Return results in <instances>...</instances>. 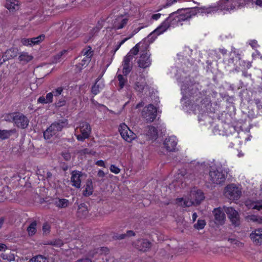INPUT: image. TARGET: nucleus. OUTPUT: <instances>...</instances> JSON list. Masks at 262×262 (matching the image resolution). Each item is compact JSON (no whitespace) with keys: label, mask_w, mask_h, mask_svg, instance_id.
I'll return each mask as SVG.
<instances>
[{"label":"nucleus","mask_w":262,"mask_h":262,"mask_svg":"<svg viewBox=\"0 0 262 262\" xmlns=\"http://www.w3.org/2000/svg\"><path fill=\"white\" fill-rule=\"evenodd\" d=\"M195 15L194 11L191 9H185L178 13H173L168 17L161 25L156 30L152 32L147 37L148 40H154L157 36L164 32L169 27V21L172 17H173L175 21L179 23L187 20Z\"/></svg>","instance_id":"nucleus-1"},{"label":"nucleus","mask_w":262,"mask_h":262,"mask_svg":"<svg viewBox=\"0 0 262 262\" xmlns=\"http://www.w3.org/2000/svg\"><path fill=\"white\" fill-rule=\"evenodd\" d=\"M204 199L203 192L196 188H193L190 191L188 198H178L176 203L183 207H190L193 205H198Z\"/></svg>","instance_id":"nucleus-2"},{"label":"nucleus","mask_w":262,"mask_h":262,"mask_svg":"<svg viewBox=\"0 0 262 262\" xmlns=\"http://www.w3.org/2000/svg\"><path fill=\"white\" fill-rule=\"evenodd\" d=\"M246 4V0H220L210 8L212 11L221 10L230 12Z\"/></svg>","instance_id":"nucleus-3"},{"label":"nucleus","mask_w":262,"mask_h":262,"mask_svg":"<svg viewBox=\"0 0 262 262\" xmlns=\"http://www.w3.org/2000/svg\"><path fill=\"white\" fill-rule=\"evenodd\" d=\"M68 124L67 120H64L57 122L52 123L44 132L43 136L46 139H50L52 138L56 137L62 129Z\"/></svg>","instance_id":"nucleus-4"},{"label":"nucleus","mask_w":262,"mask_h":262,"mask_svg":"<svg viewBox=\"0 0 262 262\" xmlns=\"http://www.w3.org/2000/svg\"><path fill=\"white\" fill-rule=\"evenodd\" d=\"M226 179V175L221 169L211 168L209 172V180L212 183L220 184L223 183Z\"/></svg>","instance_id":"nucleus-5"},{"label":"nucleus","mask_w":262,"mask_h":262,"mask_svg":"<svg viewBox=\"0 0 262 262\" xmlns=\"http://www.w3.org/2000/svg\"><path fill=\"white\" fill-rule=\"evenodd\" d=\"M224 194L229 200H235L239 198L241 191L235 184H232L226 187Z\"/></svg>","instance_id":"nucleus-6"},{"label":"nucleus","mask_w":262,"mask_h":262,"mask_svg":"<svg viewBox=\"0 0 262 262\" xmlns=\"http://www.w3.org/2000/svg\"><path fill=\"white\" fill-rule=\"evenodd\" d=\"M119 130L122 138L128 142H131L136 138V134L125 123L120 125Z\"/></svg>","instance_id":"nucleus-7"},{"label":"nucleus","mask_w":262,"mask_h":262,"mask_svg":"<svg viewBox=\"0 0 262 262\" xmlns=\"http://www.w3.org/2000/svg\"><path fill=\"white\" fill-rule=\"evenodd\" d=\"M157 111L156 107L150 104L144 108L142 116L147 122H151L157 117Z\"/></svg>","instance_id":"nucleus-8"},{"label":"nucleus","mask_w":262,"mask_h":262,"mask_svg":"<svg viewBox=\"0 0 262 262\" xmlns=\"http://www.w3.org/2000/svg\"><path fill=\"white\" fill-rule=\"evenodd\" d=\"M79 128L80 134L76 135V138L78 140L83 141L89 138L91 132V128L90 124L86 122H81Z\"/></svg>","instance_id":"nucleus-9"},{"label":"nucleus","mask_w":262,"mask_h":262,"mask_svg":"<svg viewBox=\"0 0 262 262\" xmlns=\"http://www.w3.org/2000/svg\"><path fill=\"white\" fill-rule=\"evenodd\" d=\"M14 124L18 127L25 128L28 125L29 120L23 114L14 113L11 115Z\"/></svg>","instance_id":"nucleus-10"},{"label":"nucleus","mask_w":262,"mask_h":262,"mask_svg":"<svg viewBox=\"0 0 262 262\" xmlns=\"http://www.w3.org/2000/svg\"><path fill=\"white\" fill-rule=\"evenodd\" d=\"M129 16L127 14L119 15L116 16L113 21V27L116 30L123 28L128 23Z\"/></svg>","instance_id":"nucleus-11"},{"label":"nucleus","mask_w":262,"mask_h":262,"mask_svg":"<svg viewBox=\"0 0 262 262\" xmlns=\"http://www.w3.org/2000/svg\"><path fill=\"white\" fill-rule=\"evenodd\" d=\"M224 211L228 216L232 224L235 226L240 224V219L238 212L232 207H224Z\"/></svg>","instance_id":"nucleus-12"},{"label":"nucleus","mask_w":262,"mask_h":262,"mask_svg":"<svg viewBox=\"0 0 262 262\" xmlns=\"http://www.w3.org/2000/svg\"><path fill=\"white\" fill-rule=\"evenodd\" d=\"M149 48V43L146 40H143L136 45L129 51L127 55H130L133 58V55H136L140 51L144 53L147 51Z\"/></svg>","instance_id":"nucleus-13"},{"label":"nucleus","mask_w":262,"mask_h":262,"mask_svg":"<svg viewBox=\"0 0 262 262\" xmlns=\"http://www.w3.org/2000/svg\"><path fill=\"white\" fill-rule=\"evenodd\" d=\"M224 211V209H223L221 207L214 208L212 211L214 221L216 225L219 226L224 224L226 219Z\"/></svg>","instance_id":"nucleus-14"},{"label":"nucleus","mask_w":262,"mask_h":262,"mask_svg":"<svg viewBox=\"0 0 262 262\" xmlns=\"http://www.w3.org/2000/svg\"><path fill=\"white\" fill-rule=\"evenodd\" d=\"M150 56V54L147 51L142 53L138 61L139 67L143 69L149 67L151 63Z\"/></svg>","instance_id":"nucleus-15"},{"label":"nucleus","mask_w":262,"mask_h":262,"mask_svg":"<svg viewBox=\"0 0 262 262\" xmlns=\"http://www.w3.org/2000/svg\"><path fill=\"white\" fill-rule=\"evenodd\" d=\"M133 58L130 55H126L122 63V73L125 75H128L132 69Z\"/></svg>","instance_id":"nucleus-16"},{"label":"nucleus","mask_w":262,"mask_h":262,"mask_svg":"<svg viewBox=\"0 0 262 262\" xmlns=\"http://www.w3.org/2000/svg\"><path fill=\"white\" fill-rule=\"evenodd\" d=\"M83 176L81 171L75 170L71 172V182L72 185L76 188L81 187V177Z\"/></svg>","instance_id":"nucleus-17"},{"label":"nucleus","mask_w":262,"mask_h":262,"mask_svg":"<svg viewBox=\"0 0 262 262\" xmlns=\"http://www.w3.org/2000/svg\"><path fill=\"white\" fill-rule=\"evenodd\" d=\"M250 238L254 244L260 245L262 244V229H257L253 231L250 234Z\"/></svg>","instance_id":"nucleus-18"},{"label":"nucleus","mask_w":262,"mask_h":262,"mask_svg":"<svg viewBox=\"0 0 262 262\" xmlns=\"http://www.w3.org/2000/svg\"><path fill=\"white\" fill-rule=\"evenodd\" d=\"M177 144V141L175 137H170L166 138L163 143L164 147L167 151H174Z\"/></svg>","instance_id":"nucleus-19"},{"label":"nucleus","mask_w":262,"mask_h":262,"mask_svg":"<svg viewBox=\"0 0 262 262\" xmlns=\"http://www.w3.org/2000/svg\"><path fill=\"white\" fill-rule=\"evenodd\" d=\"M135 247L141 251H146L151 246V243L146 239H141L135 243Z\"/></svg>","instance_id":"nucleus-20"},{"label":"nucleus","mask_w":262,"mask_h":262,"mask_svg":"<svg viewBox=\"0 0 262 262\" xmlns=\"http://www.w3.org/2000/svg\"><path fill=\"white\" fill-rule=\"evenodd\" d=\"M147 86V84L144 77L140 76L136 79L134 83V89L139 92H142L144 89Z\"/></svg>","instance_id":"nucleus-21"},{"label":"nucleus","mask_w":262,"mask_h":262,"mask_svg":"<svg viewBox=\"0 0 262 262\" xmlns=\"http://www.w3.org/2000/svg\"><path fill=\"white\" fill-rule=\"evenodd\" d=\"M94 191V187L92 179L86 180L85 184L83 186L82 194L84 196H89L92 195Z\"/></svg>","instance_id":"nucleus-22"},{"label":"nucleus","mask_w":262,"mask_h":262,"mask_svg":"<svg viewBox=\"0 0 262 262\" xmlns=\"http://www.w3.org/2000/svg\"><path fill=\"white\" fill-rule=\"evenodd\" d=\"M5 7L10 12H15L19 8V3L17 0H7Z\"/></svg>","instance_id":"nucleus-23"},{"label":"nucleus","mask_w":262,"mask_h":262,"mask_svg":"<svg viewBox=\"0 0 262 262\" xmlns=\"http://www.w3.org/2000/svg\"><path fill=\"white\" fill-rule=\"evenodd\" d=\"M89 214L88 207L84 204H81L78 206L77 214L80 218H85Z\"/></svg>","instance_id":"nucleus-24"},{"label":"nucleus","mask_w":262,"mask_h":262,"mask_svg":"<svg viewBox=\"0 0 262 262\" xmlns=\"http://www.w3.org/2000/svg\"><path fill=\"white\" fill-rule=\"evenodd\" d=\"M18 50L16 48H11L7 50L3 54L4 60H8L17 56Z\"/></svg>","instance_id":"nucleus-25"},{"label":"nucleus","mask_w":262,"mask_h":262,"mask_svg":"<svg viewBox=\"0 0 262 262\" xmlns=\"http://www.w3.org/2000/svg\"><path fill=\"white\" fill-rule=\"evenodd\" d=\"M53 95L52 92L49 93L46 96H41L37 99V102L41 104L50 103L53 102Z\"/></svg>","instance_id":"nucleus-26"},{"label":"nucleus","mask_w":262,"mask_h":262,"mask_svg":"<svg viewBox=\"0 0 262 262\" xmlns=\"http://www.w3.org/2000/svg\"><path fill=\"white\" fill-rule=\"evenodd\" d=\"M100 79H98L95 84L93 86L92 88V92L94 95L98 94L100 90H101L104 87V84L103 81H99Z\"/></svg>","instance_id":"nucleus-27"},{"label":"nucleus","mask_w":262,"mask_h":262,"mask_svg":"<svg viewBox=\"0 0 262 262\" xmlns=\"http://www.w3.org/2000/svg\"><path fill=\"white\" fill-rule=\"evenodd\" d=\"M33 59V56L27 52H21L19 55V60L23 63H26Z\"/></svg>","instance_id":"nucleus-28"},{"label":"nucleus","mask_w":262,"mask_h":262,"mask_svg":"<svg viewBox=\"0 0 262 262\" xmlns=\"http://www.w3.org/2000/svg\"><path fill=\"white\" fill-rule=\"evenodd\" d=\"M37 231V222L36 221H33L31 222L29 226L27 228V231L29 236L34 235Z\"/></svg>","instance_id":"nucleus-29"},{"label":"nucleus","mask_w":262,"mask_h":262,"mask_svg":"<svg viewBox=\"0 0 262 262\" xmlns=\"http://www.w3.org/2000/svg\"><path fill=\"white\" fill-rule=\"evenodd\" d=\"M147 129L146 135L148 136L149 138L151 139H156L158 134L157 129L152 126H148Z\"/></svg>","instance_id":"nucleus-30"},{"label":"nucleus","mask_w":262,"mask_h":262,"mask_svg":"<svg viewBox=\"0 0 262 262\" xmlns=\"http://www.w3.org/2000/svg\"><path fill=\"white\" fill-rule=\"evenodd\" d=\"M69 200L65 199H60L55 201V205L58 208H65L69 206Z\"/></svg>","instance_id":"nucleus-31"},{"label":"nucleus","mask_w":262,"mask_h":262,"mask_svg":"<svg viewBox=\"0 0 262 262\" xmlns=\"http://www.w3.org/2000/svg\"><path fill=\"white\" fill-rule=\"evenodd\" d=\"M14 133V130H1L0 129V139L5 140L10 137L13 133Z\"/></svg>","instance_id":"nucleus-32"},{"label":"nucleus","mask_w":262,"mask_h":262,"mask_svg":"<svg viewBox=\"0 0 262 262\" xmlns=\"http://www.w3.org/2000/svg\"><path fill=\"white\" fill-rule=\"evenodd\" d=\"M230 58L229 60V63H233L234 57H236L238 60H240V54L238 53L236 49L233 48L230 53Z\"/></svg>","instance_id":"nucleus-33"},{"label":"nucleus","mask_w":262,"mask_h":262,"mask_svg":"<svg viewBox=\"0 0 262 262\" xmlns=\"http://www.w3.org/2000/svg\"><path fill=\"white\" fill-rule=\"evenodd\" d=\"M81 55L92 58L93 55V51L90 46H88L81 51Z\"/></svg>","instance_id":"nucleus-34"},{"label":"nucleus","mask_w":262,"mask_h":262,"mask_svg":"<svg viewBox=\"0 0 262 262\" xmlns=\"http://www.w3.org/2000/svg\"><path fill=\"white\" fill-rule=\"evenodd\" d=\"M45 37V36L44 35H40L37 37L30 38L31 45L34 46L38 44L41 41L44 40Z\"/></svg>","instance_id":"nucleus-35"},{"label":"nucleus","mask_w":262,"mask_h":262,"mask_svg":"<svg viewBox=\"0 0 262 262\" xmlns=\"http://www.w3.org/2000/svg\"><path fill=\"white\" fill-rule=\"evenodd\" d=\"M89 59L87 60L82 59L80 63L76 64V67L77 69V71L80 72L83 68L86 67L89 63Z\"/></svg>","instance_id":"nucleus-36"},{"label":"nucleus","mask_w":262,"mask_h":262,"mask_svg":"<svg viewBox=\"0 0 262 262\" xmlns=\"http://www.w3.org/2000/svg\"><path fill=\"white\" fill-rule=\"evenodd\" d=\"M117 79L119 81V85L120 88L122 89L127 81L126 78L123 76L121 74H118L117 75Z\"/></svg>","instance_id":"nucleus-37"},{"label":"nucleus","mask_w":262,"mask_h":262,"mask_svg":"<svg viewBox=\"0 0 262 262\" xmlns=\"http://www.w3.org/2000/svg\"><path fill=\"white\" fill-rule=\"evenodd\" d=\"M206 225V222L204 220H198L197 223L194 225V227L197 230L203 229Z\"/></svg>","instance_id":"nucleus-38"},{"label":"nucleus","mask_w":262,"mask_h":262,"mask_svg":"<svg viewBox=\"0 0 262 262\" xmlns=\"http://www.w3.org/2000/svg\"><path fill=\"white\" fill-rule=\"evenodd\" d=\"M79 33L77 32V29H75L68 34V38L69 40H71L77 37Z\"/></svg>","instance_id":"nucleus-39"},{"label":"nucleus","mask_w":262,"mask_h":262,"mask_svg":"<svg viewBox=\"0 0 262 262\" xmlns=\"http://www.w3.org/2000/svg\"><path fill=\"white\" fill-rule=\"evenodd\" d=\"M67 50H63L58 54H57L54 57L53 59V62L54 63H57L61 61V57L63 55L67 53Z\"/></svg>","instance_id":"nucleus-40"},{"label":"nucleus","mask_w":262,"mask_h":262,"mask_svg":"<svg viewBox=\"0 0 262 262\" xmlns=\"http://www.w3.org/2000/svg\"><path fill=\"white\" fill-rule=\"evenodd\" d=\"M32 262H47V259L46 257L41 255H37L31 259Z\"/></svg>","instance_id":"nucleus-41"},{"label":"nucleus","mask_w":262,"mask_h":262,"mask_svg":"<svg viewBox=\"0 0 262 262\" xmlns=\"http://www.w3.org/2000/svg\"><path fill=\"white\" fill-rule=\"evenodd\" d=\"M248 221H252L257 222L259 224L260 217L254 215H248L246 217Z\"/></svg>","instance_id":"nucleus-42"},{"label":"nucleus","mask_w":262,"mask_h":262,"mask_svg":"<svg viewBox=\"0 0 262 262\" xmlns=\"http://www.w3.org/2000/svg\"><path fill=\"white\" fill-rule=\"evenodd\" d=\"M229 241L232 245H235L238 247H241L243 246V244L237 239L230 238L229 239Z\"/></svg>","instance_id":"nucleus-43"},{"label":"nucleus","mask_w":262,"mask_h":262,"mask_svg":"<svg viewBox=\"0 0 262 262\" xmlns=\"http://www.w3.org/2000/svg\"><path fill=\"white\" fill-rule=\"evenodd\" d=\"M51 227L50 225L47 223H45L42 227V231L44 233H49L50 231Z\"/></svg>","instance_id":"nucleus-44"},{"label":"nucleus","mask_w":262,"mask_h":262,"mask_svg":"<svg viewBox=\"0 0 262 262\" xmlns=\"http://www.w3.org/2000/svg\"><path fill=\"white\" fill-rule=\"evenodd\" d=\"M110 170L111 172L115 173L118 174L120 172V169L115 166V165H111L110 166Z\"/></svg>","instance_id":"nucleus-45"},{"label":"nucleus","mask_w":262,"mask_h":262,"mask_svg":"<svg viewBox=\"0 0 262 262\" xmlns=\"http://www.w3.org/2000/svg\"><path fill=\"white\" fill-rule=\"evenodd\" d=\"M66 101L64 99L62 98L59 100L57 102H56L55 104L56 107H60L62 106H64L66 104Z\"/></svg>","instance_id":"nucleus-46"},{"label":"nucleus","mask_w":262,"mask_h":262,"mask_svg":"<svg viewBox=\"0 0 262 262\" xmlns=\"http://www.w3.org/2000/svg\"><path fill=\"white\" fill-rule=\"evenodd\" d=\"M63 88L62 87H58L53 91L52 93L55 96H58L61 94Z\"/></svg>","instance_id":"nucleus-47"},{"label":"nucleus","mask_w":262,"mask_h":262,"mask_svg":"<svg viewBox=\"0 0 262 262\" xmlns=\"http://www.w3.org/2000/svg\"><path fill=\"white\" fill-rule=\"evenodd\" d=\"M255 103L260 113H262V101L258 99H255Z\"/></svg>","instance_id":"nucleus-48"},{"label":"nucleus","mask_w":262,"mask_h":262,"mask_svg":"<svg viewBox=\"0 0 262 262\" xmlns=\"http://www.w3.org/2000/svg\"><path fill=\"white\" fill-rule=\"evenodd\" d=\"M251 207L253 209L259 210L262 209V204L258 202H255L252 205Z\"/></svg>","instance_id":"nucleus-49"},{"label":"nucleus","mask_w":262,"mask_h":262,"mask_svg":"<svg viewBox=\"0 0 262 262\" xmlns=\"http://www.w3.org/2000/svg\"><path fill=\"white\" fill-rule=\"evenodd\" d=\"M62 156L63 159L67 161H69L71 158V155L69 151H66L62 153Z\"/></svg>","instance_id":"nucleus-50"},{"label":"nucleus","mask_w":262,"mask_h":262,"mask_svg":"<svg viewBox=\"0 0 262 262\" xmlns=\"http://www.w3.org/2000/svg\"><path fill=\"white\" fill-rule=\"evenodd\" d=\"M30 39H29V38H23L21 40V42L22 43V44L24 46H32L31 45V41H30Z\"/></svg>","instance_id":"nucleus-51"},{"label":"nucleus","mask_w":262,"mask_h":262,"mask_svg":"<svg viewBox=\"0 0 262 262\" xmlns=\"http://www.w3.org/2000/svg\"><path fill=\"white\" fill-rule=\"evenodd\" d=\"M128 39V38H125L122 40H121L117 46L116 48L114 51L115 53L120 48V47Z\"/></svg>","instance_id":"nucleus-52"},{"label":"nucleus","mask_w":262,"mask_h":262,"mask_svg":"<svg viewBox=\"0 0 262 262\" xmlns=\"http://www.w3.org/2000/svg\"><path fill=\"white\" fill-rule=\"evenodd\" d=\"M161 15L162 14L161 13H157L153 14L151 16V18L154 20H157L160 18Z\"/></svg>","instance_id":"nucleus-53"},{"label":"nucleus","mask_w":262,"mask_h":262,"mask_svg":"<svg viewBox=\"0 0 262 262\" xmlns=\"http://www.w3.org/2000/svg\"><path fill=\"white\" fill-rule=\"evenodd\" d=\"M177 1L178 0H167L166 4V6H167V7L170 6L174 3H176L177 2Z\"/></svg>","instance_id":"nucleus-54"},{"label":"nucleus","mask_w":262,"mask_h":262,"mask_svg":"<svg viewBox=\"0 0 262 262\" xmlns=\"http://www.w3.org/2000/svg\"><path fill=\"white\" fill-rule=\"evenodd\" d=\"M96 165L99 166L105 167V163L103 160H98L96 163Z\"/></svg>","instance_id":"nucleus-55"},{"label":"nucleus","mask_w":262,"mask_h":262,"mask_svg":"<svg viewBox=\"0 0 262 262\" xmlns=\"http://www.w3.org/2000/svg\"><path fill=\"white\" fill-rule=\"evenodd\" d=\"M46 177L48 181L49 182L52 179V174L50 172L48 171L47 172Z\"/></svg>","instance_id":"nucleus-56"},{"label":"nucleus","mask_w":262,"mask_h":262,"mask_svg":"<svg viewBox=\"0 0 262 262\" xmlns=\"http://www.w3.org/2000/svg\"><path fill=\"white\" fill-rule=\"evenodd\" d=\"M126 234L125 233L119 234L116 236V238L118 239H122L126 238Z\"/></svg>","instance_id":"nucleus-57"},{"label":"nucleus","mask_w":262,"mask_h":262,"mask_svg":"<svg viewBox=\"0 0 262 262\" xmlns=\"http://www.w3.org/2000/svg\"><path fill=\"white\" fill-rule=\"evenodd\" d=\"M125 234H126V237L127 236L129 237V236H132L135 235V233L133 231H132V230L127 231Z\"/></svg>","instance_id":"nucleus-58"},{"label":"nucleus","mask_w":262,"mask_h":262,"mask_svg":"<svg viewBox=\"0 0 262 262\" xmlns=\"http://www.w3.org/2000/svg\"><path fill=\"white\" fill-rule=\"evenodd\" d=\"M98 176L100 178H103L105 176V173L102 170H99L98 172Z\"/></svg>","instance_id":"nucleus-59"},{"label":"nucleus","mask_w":262,"mask_h":262,"mask_svg":"<svg viewBox=\"0 0 262 262\" xmlns=\"http://www.w3.org/2000/svg\"><path fill=\"white\" fill-rule=\"evenodd\" d=\"M7 246L4 244H0V251H4L7 249Z\"/></svg>","instance_id":"nucleus-60"},{"label":"nucleus","mask_w":262,"mask_h":262,"mask_svg":"<svg viewBox=\"0 0 262 262\" xmlns=\"http://www.w3.org/2000/svg\"><path fill=\"white\" fill-rule=\"evenodd\" d=\"M219 51L223 55L226 54L227 52V51L225 49H220Z\"/></svg>","instance_id":"nucleus-61"},{"label":"nucleus","mask_w":262,"mask_h":262,"mask_svg":"<svg viewBox=\"0 0 262 262\" xmlns=\"http://www.w3.org/2000/svg\"><path fill=\"white\" fill-rule=\"evenodd\" d=\"M255 4L259 6H262V0H256Z\"/></svg>","instance_id":"nucleus-62"},{"label":"nucleus","mask_w":262,"mask_h":262,"mask_svg":"<svg viewBox=\"0 0 262 262\" xmlns=\"http://www.w3.org/2000/svg\"><path fill=\"white\" fill-rule=\"evenodd\" d=\"M197 217H198V215H197L196 213L195 212V213H193L192 217V220L193 222L196 220Z\"/></svg>","instance_id":"nucleus-63"},{"label":"nucleus","mask_w":262,"mask_h":262,"mask_svg":"<svg viewBox=\"0 0 262 262\" xmlns=\"http://www.w3.org/2000/svg\"><path fill=\"white\" fill-rule=\"evenodd\" d=\"M250 45L253 48H256L257 47V42L254 41H252Z\"/></svg>","instance_id":"nucleus-64"}]
</instances>
